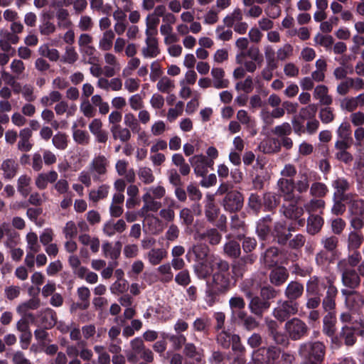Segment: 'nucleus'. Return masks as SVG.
<instances>
[{
  "label": "nucleus",
  "mask_w": 364,
  "mask_h": 364,
  "mask_svg": "<svg viewBox=\"0 0 364 364\" xmlns=\"http://www.w3.org/2000/svg\"><path fill=\"white\" fill-rule=\"evenodd\" d=\"M348 204V213L350 215H364V199L350 198Z\"/></svg>",
  "instance_id": "nucleus-43"
},
{
  "label": "nucleus",
  "mask_w": 364,
  "mask_h": 364,
  "mask_svg": "<svg viewBox=\"0 0 364 364\" xmlns=\"http://www.w3.org/2000/svg\"><path fill=\"white\" fill-rule=\"evenodd\" d=\"M224 254L230 258H237L240 255V245L238 242L230 240L223 245Z\"/></svg>",
  "instance_id": "nucleus-42"
},
{
  "label": "nucleus",
  "mask_w": 364,
  "mask_h": 364,
  "mask_svg": "<svg viewBox=\"0 0 364 364\" xmlns=\"http://www.w3.org/2000/svg\"><path fill=\"white\" fill-rule=\"evenodd\" d=\"M289 277V272L284 267H276L273 268L269 275L271 284L276 287L283 284Z\"/></svg>",
  "instance_id": "nucleus-25"
},
{
  "label": "nucleus",
  "mask_w": 364,
  "mask_h": 364,
  "mask_svg": "<svg viewBox=\"0 0 364 364\" xmlns=\"http://www.w3.org/2000/svg\"><path fill=\"white\" fill-rule=\"evenodd\" d=\"M110 131L114 139H119L122 142H126L131 139V130L127 127L119 126L111 127Z\"/></svg>",
  "instance_id": "nucleus-46"
},
{
  "label": "nucleus",
  "mask_w": 364,
  "mask_h": 364,
  "mask_svg": "<svg viewBox=\"0 0 364 364\" xmlns=\"http://www.w3.org/2000/svg\"><path fill=\"white\" fill-rule=\"evenodd\" d=\"M63 95L58 91L53 90L50 91L48 95L43 96L40 99L41 104L44 107L50 106L54 103H58L62 100Z\"/></svg>",
  "instance_id": "nucleus-53"
},
{
  "label": "nucleus",
  "mask_w": 364,
  "mask_h": 364,
  "mask_svg": "<svg viewBox=\"0 0 364 364\" xmlns=\"http://www.w3.org/2000/svg\"><path fill=\"white\" fill-rule=\"evenodd\" d=\"M32 136V132L29 128H23L19 132V141L17 147L21 151L28 152L31 150L33 144L30 139Z\"/></svg>",
  "instance_id": "nucleus-29"
},
{
  "label": "nucleus",
  "mask_w": 364,
  "mask_h": 364,
  "mask_svg": "<svg viewBox=\"0 0 364 364\" xmlns=\"http://www.w3.org/2000/svg\"><path fill=\"white\" fill-rule=\"evenodd\" d=\"M235 340H240V337L237 335H231L225 331H222L217 336V342L223 348H228L230 346L231 341Z\"/></svg>",
  "instance_id": "nucleus-59"
},
{
  "label": "nucleus",
  "mask_w": 364,
  "mask_h": 364,
  "mask_svg": "<svg viewBox=\"0 0 364 364\" xmlns=\"http://www.w3.org/2000/svg\"><path fill=\"white\" fill-rule=\"evenodd\" d=\"M315 262L322 270H327L328 266L333 262V258L329 255L328 252L322 250L316 255Z\"/></svg>",
  "instance_id": "nucleus-47"
},
{
  "label": "nucleus",
  "mask_w": 364,
  "mask_h": 364,
  "mask_svg": "<svg viewBox=\"0 0 364 364\" xmlns=\"http://www.w3.org/2000/svg\"><path fill=\"white\" fill-rule=\"evenodd\" d=\"M213 86L218 90L227 88L229 86V80L225 78V71L221 68H213L210 71Z\"/></svg>",
  "instance_id": "nucleus-26"
},
{
  "label": "nucleus",
  "mask_w": 364,
  "mask_h": 364,
  "mask_svg": "<svg viewBox=\"0 0 364 364\" xmlns=\"http://www.w3.org/2000/svg\"><path fill=\"white\" fill-rule=\"evenodd\" d=\"M223 205L225 210L235 212L240 210L243 205L242 195L234 190L225 195L223 200Z\"/></svg>",
  "instance_id": "nucleus-14"
},
{
  "label": "nucleus",
  "mask_w": 364,
  "mask_h": 364,
  "mask_svg": "<svg viewBox=\"0 0 364 364\" xmlns=\"http://www.w3.org/2000/svg\"><path fill=\"white\" fill-rule=\"evenodd\" d=\"M356 331L355 327L346 325L337 336L331 338V341L337 347L343 344L352 346L356 341Z\"/></svg>",
  "instance_id": "nucleus-8"
},
{
  "label": "nucleus",
  "mask_w": 364,
  "mask_h": 364,
  "mask_svg": "<svg viewBox=\"0 0 364 364\" xmlns=\"http://www.w3.org/2000/svg\"><path fill=\"white\" fill-rule=\"evenodd\" d=\"M31 178L26 174L19 176L17 181V190L24 198H26L31 191Z\"/></svg>",
  "instance_id": "nucleus-50"
},
{
  "label": "nucleus",
  "mask_w": 364,
  "mask_h": 364,
  "mask_svg": "<svg viewBox=\"0 0 364 364\" xmlns=\"http://www.w3.org/2000/svg\"><path fill=\"white\" fill-rule=\"evenodd\" d=\"M145 46L141 49V54L144 58H154L160 53L157 39L152 36L150 31H145Z\"/></svg>",
  "instance_id": "nucleus-15"
},
{
  "label": "nucleus",
  "mask_w": 364,
  "mask_h": 364,
  "mask_svg": "<svg viewBox=\"0 0 364 364\" xmlns=\"http://www.w3.org/2000/svg\"><path fill=\"white\" fill-rule=\"evenodd\" d=\"M341 282L345 287L354 289L360 285V278L355 269L343 273L341 274Z\"/></svg>",
  "instance_id": "nucleus-33"
},
{
  "label": "nucleus",
  "mask_w": 364,
  "mask_h": 364,
  "mask_svg": "<svg viewBox=\"0 0 364 364\" xmlns=\"http://www.w3.org/2000/svg\"><path fill=\"white\" fill-rule=\"evenodd\" d=\"M139 181L144 185H150L155 181L152 169L147 166H140L137 170Z\"/></svg>",
  "instance_id": "nucleus-44"
},
{
  "label": "nucleus",
  "mask_w": 364,
  "mask_h": 364,
  "mask_svg": "<svg viewBox=\"0 0 364 364\" xmlns=\"http://www.w3.org/2000/svg\"><path fill=\"white\" fill-rule=\"evenodd\" d=\"M78 58L79 55L75 47L68 46L65 48L60 61L65 64H74L78 60Z\"/></svg>",
  "instance_id": "nucleus-51"
},
{
  "label": "nucleus",
  "mask_w": 364,
  "mask_h": 364,
  "mask_svg": "<svg viewBox=\"0 0 364 364\" xmlns=\"http://www.w3.org/2000/svg\"><path fill=\"white\" fill-rule=\"evenodd\" d=\"M184 355L193 360L200 363L204 357L203 350L196 347L193 343H188L183 348Z\"/></svg>",
  "instance_id": "nucleus-36"
},
{
  "label": "nucleus",
  "mask_w": 364,
  "mask_h": 364,
  "mask_svg": "<svg viewBox=\"0 0 364 364\" xmlns=\"http://www.w3.org/2000/svg\"><path fill=\"white\" fill-rule=\"evenodd\" d=\"M331 186L334 189L333 198L350 199L353 194L346 193L350 187L351 183L344 177H337L331 183Z\"/></svg>",
  "instance_id": "nucleus-12"
},
{
  "label": "nucleus",
  "mask_w": 364,
  "mask_h": 364,
  "mask_svg": "<svg viewBox=\"0 0 364 364\" xmlns=\"http://www.w3.org/2000/svg\"><path fill=\"white\" fill-rule=\"evenodd\" d=\"M280 355L281 350L277 347L260 348L253 352L252 360L247 364H277Z\"/></svg>",
  "instance_id": "nucleus-4"
},
{
  "label": "nucleus",
  "mask_w": 364,
  "mask_h": 364,
  "mask_svg": "<svg viewBox=\"0 0 364 364\" xmlns=\"http://www.w3.org/2000/svg\"><path fill=\"white\" fill-rule=\"evenodd\" d=\"M336 134L338 139L336 142L335 146L350 148L353 144L351 127L348 122H343L337 129Z\"/></svg>",
  "instance_id": "nucleus-11"
},
{
  "label": "nucleus",
  "mask_w": 364,
  "mask_h": 364,
  "mask_svg": "<svg viewBox=\"0 0 364 364\" xmlns=\"http://www.w3.org/2000/svg\"><path fill=\"white\" fill-rule=\"evenodd\" d=\"M213 258H220L217 255H210L205 260L198 261L193 265V272L199 279H205L216 269V265L212 263Z\"/></svg>",
  "instance_id": "nucleus-9"
},
{
  "label": "nucleus",
  "mask_w": 364,
  "mask_h": 364,
  "mask_svg": "<svg viewBox=\"0 0 364 364\" xmlns=\"http://www.w3.org/2000/svg\"><path fill=\"white\" fill-rule=\"evenodd\" d=\"M58 178V174L55 170H50L45 173L42 172L37 175L35 178V185L40 190H44L48 187V183H55Z\"/></svg>",
  "instance_id": "nucleus-21"
},
{
  "label": "nucleus",
  "mask_w": 364,
  "mask_h": 364,
  "mask_svg": "<svg viewBox=\"0 0 364 364\" xmlns=\"http://www.w3.org/2000/svg\"><path fill=\"white\" fill-rule=\"evenodd\" d=\"M56 18L59 27L67 28L72 25V22L69 18V12L64 8H58L56 11Z\"/></svg>",
  "instance_id": "nucleus-60"
},
{
  "label": "nucleus",
  "mask_w": 364,
  "mask_h": 364,
  "mask_svg": "<svg viewBox=\"0 0 364 364\" xmlns=\"http://www.w3.org/2000/svg\"><path fill=\"white\" fill-rule=\"evenodd\" d=\"M272 235L280 245H285L291 235L290 232H287L285 223L282 222L274 224Z\"/></svg>",
  "instance_id": "nucleus-32"
},
{
  "label": "nucleus",
  "mask_w": 364,
  "mask_h": 364,
  "mask_svg": "<svg viewBox=\"0 0 364 364\" xmlns=\"http://www.w3.org/2000/svg\"><path fill=\"white\" fill-rule=\"evenodd\" d=\"M272 218L270 215H267L261 219L257 223L256 232L261 240H266L270 233V225Z\"/></svg>",
  "instance_id": "nucleus-34"
},
{
  "label": "nucleus",
  "mask_w": 364,
  "mask_h": 364,
  "mask_svg": "<svg viewBox=\"0 0 364 364\" xmlns=\"http://www.w3.org/2000/svg\"><path fill=\"white\" fill-rule=\"evenodd\" d=\"M248 309L250 312L257 317H262L263 314L270 307V303L257 296L249 299Z\"/></svg>",
  "instance_id": "nucleus-18"
},
{
  "label": "nucleus",
  "mask_w": 364,
  "mask_h": 364,
  "mask_svg": "<svg viewBox=\"0 0 364 364\" xmlns=\"http://www.w3.org/2000/svg\"><path fill=\"white\" fill-rule=\"evenodd\" d=\"M156 272L159 280L163 283L170 282L173 278L171 266L169 263H166L158 267Z\"/></svg>",
  "instance_id": "nucleus-48"
},
{
  "label": "nucleus",
  "mask_w": 364,
  "mask_h": 364,
  "mask_svg": "<svg viewBox=\"0 0 364 364\" xmlns=\"http://www.w3.org/2000/svg\"><path fill=\"white\" fill-rule=\"evenodd\" d=\"M109 186L106 184L101 185L97 190H92L89 193V198L93 202L106 198L108 195Z\"/></svg>",
  "instance_id": "nucleus-61"
},
{
  "label": "nucleus",
  "mask_w": 364,
  "mask_h": 364,
  "mask_svg": "<svg viewBox=\"0 0 364 364\" xmlns=\"http://www.w3.org/2000/svg\"><path fill=\"white\" fill-rule=\"evenodd\" d=\"M157 90L163 93H169L175 87L174 81L167 76H164L159 79L156 84Z\"/></svg>",
  "instance_id": "nucleus-62"
},
{
  "label": "nucleus",
  "mask_w": 364,
  "mask_h": 364,
  "mask_svg": "<svg viewBox=\"0 0 364 364\" xmlns=\"http://www.w3.org/2000/svg\"><path fill=\"white\" fill-rule=\"evenodd\" d=\"M206 237L210 244L215 245L220 243L222 236L215 228L208 229L205 232L198 233L196 235V239L199 240H203Z\"/></svg>",
  "instance_id": "nucleus-40"
},
{
  "label": "nucleus",
  "mask_w": 364,
  "mask_h": 364,
  "mask_svg": "<svg viewBox=\"0 0 364 364\" xmlns=\"http://www.w3.org/2000/svg\"><path fill=\"white\" fill-rule=\"evenodd\" d=\"M77 125L75 124L73 126V137L74 141L81 145L88 144L90 142V136L86 131L77 129Z\"/></svg>",
  "instance_id": "nucleus-63"
},
{
  "label": "nucleus",
  "mask_w": 364,
  "mask_h": 364,
  "mask_svg": "<svg viewBox=\"0 0 364 364\" xmlns=\"http://www.w3.org/2000/svg\"><path fill=\"white\" fill-rule=\"evenodd\" d=\"M223 293L215 291V289L210 285V282H206L205 291V301L209 306H213L218 301V296Z\"/></svg>",
  "instance_id": "nucleus-57"
},
{
  "label": "nucleus",
  "mask_w": 364,
  "mask_h": 364,
  "mask_svg": "<svg viewBox=\"0 0 364 364\" xmlns=\"http://www.w3.org/2000/svg\"><path fill=\"white\" fill-rule=\"evenodd\" d=\"M40 301L37 299H31L25 302L20 304L16 307V311L18 314L22 316H25L28 311L34 310L39 307Z\"/></svg>",
  "instance_id": "nucleus-58"
},
{
  "label": "nucleus",
  "mask_w": 364,
  "mask_h": 364,
  "mask_svg": "<svg viewBox=\"0 0 364 364\" xmlns=\"http://www.w3.org/2000/svg\"><path fill=\"white\" fill-rule=\"evenodd\" d=\"M313 97L318 100L321 105L330 106L333 102V97L328 93V87L323 84L316 85L313 92Z\"/></svg>",
  "instance_id": "nucleus-22"
},
{
  "label": "nucleus",
  "mask_w": 364,
  "mask_h": 364,
  "mask_svg": "<svg viewBox=\"0 0 364 364\" xmlns=\"http://www.w3.org/2000/svg\"><path fill=\"white\" fill-rule=\"evenodd\" d=\"M280 197L285 200H292L294 198V181L292 178H280L277 183Z\"/></svg>",
  "instance_id": "nucleus-16"
},
{
  "label": "nucleus",
  "mask_w": 364,
  "mask_h": 364,
  "mask_svg": "<svg viewBox=\"0 0 364 364\" xmlns=\"http://www.w3.org/2000/svg\"><path fill=\"white\" fill-rule=\"evenodd\" d=\"M26 251H31L34 252H38L41 246L38 242V237L36 232H29L26 236Z\"/></svg>",
  "instance_id": "nucleus-54"
},
{
  "label": "nucleus",
  "mask_w": 364,
  "mask_h": 364,
  "mask_svg": "<svg viewBox=\"0 0 364 364\" xmlns=\"http://www.w3.org/2000/svg\"><path fill=\"white\" fill-rule=\"evenodd\" d=\"M1 170L3 171V178L5 180L14 178L18 169V165L13 159H6L1 164Z\"/></svg>",
  "instance_id": "nucleus-28"
},
{
  "label": "nucleus",
  "mask_w": 364,
  "mask_h": 364,
  "mask_svg": "<svg viewBox=\"0 0 364 364\" xmlns=\"http://www.w3.org/2000/svg\"><path fill=\"white\" fill-rule=\"evenodd\" d=\"M326 353V347L320 341H308L299 346V354L307 364H321Z\"/></svg>",
  "instance_id": "nucleus-3"
},
{
  "label": "nucleus",
  "mask_w": 364,
  "mask_h": 364,
  "mask_svg": "<svg viewBox=\"0 0 364 364\" xmlns=\"http://www.w3.org/2000/svg\"><path fill=\"white\" fill-rule=\"evenodd\" d=\"M242 20V14L240 9L236 8L233 10V11L227 15L223 18V23L228 28H231L233 25L237 22H240Z\"/></svg>",
  "instance_id": "nucleus-64"
},
{
  "label": "nucleus",
  "mask_w": 364,
  "mask_h": 364,
  "mask_svg": "<svg viewBox=\"0 0 364 364\" xmlns=\"http://www.w3.org/2000/svg\"><path fill=\"white\" fill-rule=\"evenodd\" d=\"M115 34L113 30L105 31L98 42V48L102 51H109L113 46Z\"/></svg>",
  "instance_id": "nucleus-35"
},
{
  "label": "nucleus",
  "mask_w": 364,
  "mask_h": 364,
  "mask_svg": "<svg viewBox=\"0 0 364 364\" xmlns=\"http://www.w3.org/2000/svg\"><path fill=\"white\" fill-rule=\"evenodd\" d=\"M282 208L284 216L291 220L299 219L304 214V208L294 204L283 206Z\"/></svg>",
  "instance_id": "nucleus-49"
},
{
  "label": "nucleus",
  "mask_w": 364,
  "mask_h": 364,
  "mask_svg": "<svg viewBox=\"0 0 364 364\" xmlns=\"http://www.w3.org/2000/svg\"><path fill=\"white\" fill-rule=\"evenodd\" d=\"M127 229V224L123 219L117 222L109 220L103 225L102 231L107 237H112L116 233H122Z\"/></svg>",
  "instance_id": "nucleus-23"
},
{
  "label": "nucleus",
  "mask_w": 364,
  "mask_h": 364,
  "mask_svg": "<svg viewBox=\"0 0 364 364\" xmlns=\"http://www.w3.org/2000/svg\"><path fill=\"white\" fill-rule=\"evenodd\" d=\"M336 316L335 312H328L323 318V331L328 336L333 337L336 330Z\"/></svg>",
  "instance_id": "nucleus-37"
},
{
  "label": "nucleus",
  "mask_w": 364,
  "mask_h": 364,
  "mask_svg": "<svg viewBox=\"0 0 364 364\" xmlns=\"http://www.w3.org/2000/svg\"><path fill=\"white\" fill-rule=\"evenodd\" d=\"M323 225V218L318 215H310L307 220L306 230L310 235H315L320 231Z\"/></svg>",
  "instance_id": "nucleus-38"
},
{
  "label": "nucleus",
  "mask_w": 364,
  "mask_h": 364,
  "mask_svg": "<svg viewBox=\"0 0 364 364\" xmlns=\"http://www.w3.org/2000/svg\"><path fill=\"white\" fill-rule=\"evenodd\" d=\"M330 287L326 291L325 297L322 301V306L325 311L334 312L336 307L335 299L338 294V289L335 285H332V282L328 280Z\"/></svg>",
  "instance_id": "nucleus-24"
},
{
  "label": "nucleus",
  "mask_w": 364,
  "mask_h": 364,
  "mask_svg": "<svg viewBox=\"0 0 364 364\" xmlns=\"http://www.w3.org/2000/svg\"><path fill=\"white\" fill-rule=\"evenodd\" d=\"M205 215L209 222H214L217 218L219 209L214 203V196L207 194L205 199Z\"/></svg>",
  "instance_id": "nucleus-30"
},
{
  "label": "nucleus",
  "mask_w": 364,
  "mask_h": 364,
  "mask_svg": "<svg viewBox=\"0 0 364 364\" xmlns=\"http://www.w3.org/2000/svg\"><path fill=\"white\" fill-rule=\"evenodd\" d=\"M316 173L314 171L306 170L299 171V179L294 182V189L299 193H303L308 191L309 182L311 179L316 178Z\"/></svg>",
  "instance_id": "nucleus-19"
},
{
  "label": "nucleus",
  "mask_w": 364,
  "mask_h": 364,
  "mask_svg": "<svg viewBox=\"0 0 364 364\" xmlns=\"http://www.w3.org/2000/svg\"><path fill=\"white\" fill-rule=\"evenodd\" d=\"M55 31V24L50 21L48 14H43L41 23L39 26V31L43 36H48Z\"/></svg>",
  "instance_id": "nucleus-56"
},
{
  "label": "nucleus",
  "mask_w": 364,
  "mask_h": 364,
  "mask_svg": "<svg viewBox=\"0 0 364 364\" xmlns=\"http://www.w3.org/2000/svg\"><path fill=\"white\" fill-rule=\"evenodd\" d=\"M104 75L106 77H112L121 69V65L115 55L112 53L106 52L104 54Z\"/></svg>",
  "instance_id": "nucleus-17"
},
{
  "label": "nucleus",
  "mask_w": 364,
  "mask_h": 364,
  "mask_svg": "<svg viewBox=\"0 0 364 364\" xmlns=\"http://www.w3.org/2000/svg\"><path fill=\"white\" fill-rule=\"evenodd\" d=\"M189 162L198 176H205L208 171V168H213V166L211 161L208 160L207 157L202 154L191 156L189 159Z\"/></svg>",
  "instance_id": "nucleus-13"
},
{
  "label": "nucleus",
  "mask_w": 364,
  "mask_h": 364,
  "mask_svg": "<svg viewBox=\"0 0 364 364\" xmlns=\"http://www.w3.org/2000/svg\"><path fill=\"white\" fill-rule=\"evenodd\" d=\"M299 311V304L292 300L279 299L272 310V316L279 321L283 322L290 316L296 315Z\"/></svg>",
  "instance_id": "nucleus-5"
},
{
  "label": "nucleus",
  "mask_w": 364,
  "mask_h": 364,
  "mask_svg": "<svg viewBox=\"0 0 364 364\" xmlns=\"http://www.w3.org/2000/svg\"><path fill=\"white\" fill-rule=\"evenodd\" d=\"M166 257L167 252L163 248H153L146 255V258L151 265L160 264Z\"/></svg>",
  "instance_id": "nucleus-41"
},
{
  "label": "nucleus",
  "mask_w": 364,
  "mask_h": 364,
  "mask_svg": "<svg viewBox=\"0 0 364 364\" xmlns=\"http://www.w3.org/2000/svg\"><path fill=\"white\" fill-rule=\"evenodd\" d=\"M284 328L291 339L294 341L299 340L304 337L308 331L307 325L298 318H293L287 321Z\"/></svg>",
  "instance_id": "nucleus-7"
},
{
  "label": "nucleus",
  "mask_w": 364,
  "mask_h": 364,
  "mask_svg": "<svg viewBox=\"0 0 364 364\" xmlns=\"http://www.w3.org/2000/svg\"><path fill=\"white\" fill-rule=\"evenodd\" d=\"M328 280L332 282V285H334L335 278L333 276L323 278L316 276L310 277L306 283V292L313 296H320L324 289H328L330 287Z\"/></svg>",
  "instance_id": "nucleus-6"
},
{
  "label": "nucleus",
  "mask_w": 364,
  "mask_h": 364,
  "mask_svg": "<svg viewBox=\"0 0 364 364\" xmlns=\"http://www.w3.org/2000/svg\"><path fill=\"white\" fill-rule=\"evenodd\" d=\"M346 307L352 311H358L364 306V296L358 291L347 289H341Z\"/></svg>",
  "instance_id": "nucleus-10"
},
{
  "label": "nucleus",
  "mask_w": 364,
  "mask_h": 364,
  "mask_svg": "<svg viewBox=\"0 0 364 364\" xmlns=\"http://www.w3.org/2000/svg\"><path fill=\"white\" fill-rule=\"evenodd\" d=\"M304 293V286L296 281L290 282L284 290V295L288 300L296 301Z\"/></svg>",
  "instance_id": "nucleus-27"
},
{
  "label": "nucleus",
  "mask_w": 364,
  "mask_h": 364,
  "mask_svg": "<svg viewBox=\"0 0 364 364\" xmlns=\"http://www.w3.org/2000/svg\"><path fill=\"white\" fill-rule=\"evenodd\" d=\"M121 247L122 244L120 242H117L114 246L109 242H105L102 244V251L106 258L116 260L120 256Z\"/></svg>",
  "instance_id": "nucleus-31"
},
{
  "label": "nucleus",
  "mask_w": 364,
  "mask_h": 364,
  "mask_svg": "<svg viewBox=\"0 0 364 364\" xmlns=\"http://www.w3.org/2000/svg\"><path fill=\"white\" fill-rule=\"evenodd\" d=\"M163 338H168V340L171 342L172 347L174 350H178L182 346H186V338L184 335L181 333H176L168 335L166 333H163L161 334Z\"/></svg>",
  "instance_id": "nucleus-45"
},
{
  "label": "nucleus",
  "mask_w": 364,
  "mask_h": 364,
  "mask_svg": "<svg viewBox=\"0 0 364 364\" xmlns=\"http://www.w3.org/2000/svg\"><path fill=\"white\" fill-rule=\"evenodd\" d=\"M216 269L212 274L210 285L215 291L225 294L230 289V272L229 263L222 258H213L212 263Z\"/></svg>",
  "instance_id": "nucleus-2"
},
{
  "label": "nucleus",
  "mask_w": 364,
  "mask_h": 364,
  "mask_svg": "<svg viewBox=\"0 0 364 364\" xmlns=\"http://www.w3.org/2000/svg\"><path fill=\"white\" fill-rule=\"evenodd\" d=\"M209 248L204 244H197L193 245L187 252V257L191 254L194 255L196 261H202L208 259Z\"/></svg>",
  "instance_id": "nucleus-39"
},
{
  "label": "nucleus",
  "mask_w": 364,
  "mask_h": 364,
  "mask_svg": "<svg viewBox=\"0 0 364 364\" xmlns=\"http://www.w3.org/2000/svg\"><path fill=\"white\" fill-rule=\"evenodd\" d=\"M363 241V236L357 231H350L348 237V249L349 250H357Z\"/></svg>",
  "instance_id": "nucleus-52"
},
{
  "label": "nucleus",
  "mask_w": 364,
  "mask_h": 364,
  "mask_svg": "<svg viewBox=\"0 0 364 364\" xmlns=\"http://www.w3.org/2000/svg\"><path fill=\"white\" fill-rule=\"evenodd\" d=\"M108 165L109 161L105 156L102 154L95 156L90 166V171L95 173L94 178L96 179L98 176L105 175L107 172Z\"/></svg>",
  "instance_id": "nucleus-20"
},
{
  "label": "nucleus",
  "mask_w": 364,
  "mask_h": 364,
  "mask_svg": "<svg viewBox=\"0 0 364 364\" xmlns=\"http://www.w3.org/2000/svg\"><path fill=\"white\" fill-rule=\"evenodd\" d=\"M6 240L4 241V246L6 248H13L16 247L20 242V235L11 227L9 228L6 233Z\"/></svg>",
  "instance_id": "nucleus-55"
},
{
  "label": "nucleus",
  "mask_w": 364,
  "mask_h": 364,
  "mask_svg": "<svg viewBox=\"0 0 364 364\" xmlns=\"http://www.w3.org/2000/svg\"><path fill=\"white\" fill-rule=\"evenodd\" d=\"M144 194L141 199L144 203L143 206L139 211L141 217L147 219L148 225L152 223L158 224L159 220L154 216L148 217L149 212H156L161 207V203L159 201L166 195V188L161 184L147 186L144 188Z\"/></svg>",
  "instance_id": "nucleus-1"
}]
</instances>
